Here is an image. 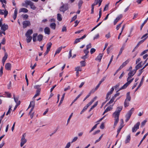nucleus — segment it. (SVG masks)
I'll return each instance as SVG.
<instances>
[{
  "label": "nucleus",
  "mask_w": 148,
  "mask_h": 148,
  "mask_svg": "<svg viewBox=\"0 0 148 148\" xmlns=\"http://www.w3.org/2000/svg\"><path fill=\"white\" fill-rule=\"evenodd\" d=\"M122 106L117 107L116 111L112 114V116L114 118V128H115L119 122L120 113L122 110Z\"/></svg>",
  "instance_id": "1"
},
{
  "label": "nucleus",
  "mask_w": 148,
  "mask_h": 148,
  "mask_svg": "<svg viewBox=\"0 0 148 148\" xmlns=\"http://www.w3.org/2000/svg\"><path fill=\"white\" fill-rule=\"evenodd\" d=\"M134 110V109L133 108H132L130 110H129L128 112L125 115V117L126 118L125 121L126 122L128 121L130 119L131 116Z\"/></svg>",
  "instance_id": "2"
},
{
  "label": "nucleus",
  "mask_w": 148,
  "mask_h": 148,
  "mask_svg": "<svg viewBox=\"0 0 148 148\" xmlns=\"http://www.w3.org/2000/svg\"><path fill=\"white\" fill-rule=\"evenodd\" d=\"M69 8L68 4H63L60 7L59 10L60 12H62L64 13Z\"/></svg>",
  "instance_id": "3"
},
{
  "label": "nucleus",
  "mask_w": 148,
  "mask_h": 148,
  "mask_svg": "<svg viewBox=\"0 0 148 148\" xmlns=\"http://www.w3.org/2000/svg\"><path fill=\"white\" fill-rule=\"evenodd\" d=\"M134 78H133L130 80L129 81L127 82L121 88L117 90V92L121 90L126 88L127 86L133 81Z\"/></svg>",
  "instance_id": "4"
},
{
  "label": "nucleus",
  "mask_w": 148,
  "mask_h": 148,
  "mask_svg": "<svg viewBox=\"0 0 148 148\" xmlns=\"http://www.w3.org/2000/svg\"><path fill=\"white\" fill-rule=\"evenodd\" d=\"M26 136L25 134H24L22 136L21 138V142L20 144L21 146L22 147L27 142V140L25 138Z\"/></svg>",
  "instance_id": "5"
},
{
  "label": "nucleus",
  "mask_w": 148,
  "mask_h": 148,
  "mask_svg": "<svg viewBox=\"0 0 148 148\" xmlns=\"http://www.w3.org/2000/svg\"><path fill=\"white\" fill-rule=\"evenodd\" d=\"M27 4L28 5H29L30 7V8L33 10H35L36 7L34 5L33 2H32L30 1H27Z\"/></svg>",
  "instance_id": "6"
},
{
  "label": "nucleus",
  "mask_w": 148,
  "mask_h": 148,
  "mask_svg": "<svg viewBox=\"0 0 148 148\" xmlns=\"http://www.w3.org/2000/svg\"><path fill=\"white\" fill-rule=\"evenodd\" d=\"M23 28L25 29L27 26H29L31 25L30 22L29 21H23Z\"/></svg>",
  "instance_id": "7"
},
{
  "label": "nucleus",
  "mask_w": 148,
  "mask_h": 148,
  "mask_svg": "<svg viewBox=\"0 0 148 148\" xmlns=\"http://www.w3.org/2000/svg\"><path fill=\"white\" fill-rule=\"evenodd\" d=\"M146 39V38H144L143 39L140 41L137 44V45L134 48V49L133 50L132 52H134L135 50H136V49L138 47H139V45L143 43L144 41Z\"/></svg>",
  "instance_id": "8"
},
{
  "label": "nucleus",
  "mask_w": 148,
  "mask_h": 148,
  "mask_svg": "<svg viewBox=\"0 0 148 148\" xmlns=\"http://www.w3.org/2000/svg\"><path fill=\"white\" fill-rule=\"evenodd\" d=\"M142 62H140L138 64H137L136 66H135V69L134 70V71H135L134 73H135L136 72V71L138 69H140V68H141L143 66V65H142Z\"/></svg>",
  "instance_id": "9"
},
{
  "label": "nucleus",
  "mask_w": 148,
  "mask_h": 148,
  "mask_svg": "<svg viewBox=\"0 0 148 148\" xmlns=\"http://www.w3.org/2000/svg\"><path fill=\"white\" fill-rule=\"evenodd\" d=\"M123 17V15L122 14H120L114 20V24L115 25L117 22Z\"/></svg>",
  "instance_id": "10"
},
{
  "label": "nucleus",
  "mask_w": 148,
  "mask_h": 148,
  "mask_svg": "<svg viewBox=\"0 0 148 148\" xmlns=\"http://www.w3.org/2000/svg\"><path fill=\"white\" fill-rule=\"evenodd\" d=\"M1 29L3 31H5L6 30H7L8 29V26L7 25L3 24L1 27Z\"/></svg>",
  "instance_id": "11"
},
{
  "label": "nucleus",
  "mask_w": 148,
  "mask_h": 148,
  "mask_svg": "<svg viewBox=\"0 0 148 148\" xmlns=\"http://www.w3.org/2000/svg\"><path fill=\"white\" fill-rule=\"evenodd\" d=\"M130 61V60L129 59L127 60L125 62H123L122 65L120 66L119 67L121 68V69H122L123 67L125 66Z\"/></svg>",
  "instance_id": "12"
},
{
  "label": "nucleus",
  "mask_w": 148,
  "mask_h": 148,
  "mask_svg": "<svg viewBox=\"0 0 148 148\" xmlns=\"http://www.w3.org/2000/svg\"><path fill=\"white\" fill-rule=\"evenodd\" d=\"M11 67V64L9 63H8L5 64V68L6 70H10Z\"/></svg>",
  "instance_id": "13"
},
{
  "label": "nucleus",
  "mask_w": 148,
  "mask_h": 148,
  "mask_svg": "<svg viewBox=\"0 0 148 148\" xmlns=\"http://www.w3.org/2000/svg\"><path fill=\"white\" fill-rule=\"evenodd\" d=\"M103 56V53H99V55L97 56L95 60H98L99 62H100Z\"/></svg>",
  "instance_id": "14"
},
{
  "label": "nucleus",
  "mask_w": 148,
  "mask_h": 148,
  "mask_svg": "<svg viewBox=\"0 0 148 148\" xmlns=\"http://www.w3.org/2000/svg\"><path fill=\"white\" fill-rule=\"evenodd\" d=\"M131 99V97L130 95V92H127L126 94V98L125 100L130 101Z\"/></svg>",
  "instance_id": "15"
},
{
  "label": "nucleus",
  "mask_w": 148,
  "mask_h": 148,
  "mask_svg": "<svg viewBox=\"0 0 148 148\" xmlns=\"http://www.w3.org/2000/svg\"><path fill=\"white\" fill-rule=\"evenodd\" d=\"M45 33L46 34H50V30L48 27H46L44 29Z\"/></svg>",
  "instance_id": "16"
},
{
  "label": "nucleus",
  "mask_w": 148,
  "mask_h": 148,
  "mask_svg": "<svg viewBox=\"0 0 148 148\" xmlns=\"http://www.w3.org/2000/svg\"><path fill=\"white\" fill-rule=\"evenodd\" d=\"M40 89H38L36 91V94L33 97V99H34L36 97L39 96L40 93Z\"/></svg>",
  "instance_id": "17"
},
{
  "label": "nucleus",
  "mask_w": 148,
  "mask_h": 148,
  "mask_svg": "<svg viewBox=\"0 0 148 148\" xmlns=\"http://www.w3.org/2000/svg\"><path fill=\"white\" fill-rule=\"evenodd\" d=\"M106 78V77H103L101 79V81L99 82V83L96 86V88H98L100 86V85L104 81V80H105V79Z\"/></svg>",
  "instance_id": "18"
},
{
  "label": "nucleus",
  "mask_w": 148,
  "mask_h": 148,
  "mask_svg": "<svg viewBox=\"0 0 148 148\" xmlns=\"http://www.w3.org/2000/svg\"><path fill=\"white\" fill-rule=\"evenodd\" d=\"M28 10L26 8H21L19 10V12H24V13H27L28 12Z\"/></svg>",
  "instance_id": "19"
},
{
  "label": "nucleus",
  "mask_w": 148,
  "mask_h": 148,
  "mask_svg": "<svg viewBox=\"0 0 148 148\" xmlns=\"http://www.w3.org/2000/svg\"><path fill=\"white\" fill-rule=\"evenodd\" d=\"M33 30L32 29H29L25 33L26 36H30V35L33 33Z\"/></svg>",
  "instance_id": "20"
},
{
  "label": "nucleus",
  "mask_w": 148,
  "mask_h": 148,
  "mask_svg": "<svg viewBox=\"0 0 148 148\" xmlns=\"http://www.w3.org/2000/svg\"><path fill=\"white\" fill-rule=\"evenodd\" d=\"M144 77V76H143L142 78V79H141V80L140 83V84H139V85L138 86V87L136 89V90H135V92L136 91L138 90V89L140 87V86L142 85L143 83Z\"/></svg>",
  "instance_id": "21"
},
{
  "label": "nucleus",
  "mask_w": 148,
  "mask_h": 148,
  "mask_svg": "<svg viewBox=\"0 0 148 148\" xmlns=\"http://www.w3.org/2000/svg\"><path fill=\"white\" fill-rule=\"evenodd\" d=\"M113 106L110 105L108 106L105 110V112H107L108 111L111 110L113 108Z\"/></svg>",
  "instance_id": "22"
},
{
  "label": "nucleus",
  "mask_w": 148,
  "mask_h": 148,
  "mask_svg": "<svg viewBox=\"0 0 148 148\" xmlns=\"http://www.w3.org/2000/svg\"><path fill=\"white\" fill-rule=\"evenodd\" d=\"M43 36L42 34H39L37 36L38 40L40 42L41 41L42 39Z\"/></svg>",
  "instance_id": "23"
},
{
  "label": "nucleus",
  "mask_w": 148,
  "mask_h": 148,
  "mask_svg": "<svg viewBox=\"0 0 148 148\" xmlns=\"http://www.w3.org/2000/svg\"><path fill=\"white\" fill-rule=\"evenodd\" d=\"M130 135L129 134L127 136L126 139L125 140V143H129L130 140Z\"/></svg>",
  "instance_id": "24"
},
{
  "label": "nucleus",
  "mask_w": 148,
  "mask_h": 148,
  "mask_svg": "<svg viewBox=\"0 0 148 148\" xmlns=\"http://www.w3.org/2000/svg\"><path fill=\"white\" fill-rule=\"evenodd\" d=\"M50 26V27L51 29H55L56 28V25L55 23H51Z\"/></svg>",
  "instance_id": "25"
},
{
  "label": "nucleus",
  "mask_w": 148,
  "mask_h": 148,
  "mask_svg": "<svg viewBox=\"0 0 148 148\" xmlns=\"http://www.w3.org/2000/svg\"><path fill=\"white\" fill-rule=\"evenodd\" d=\"M52 45V43L51 42H49L47 45V49L50 50V48Z\"/></svg>",
  "instance_id": "26"
},
{
  "label": "nucleus",
  "mask_w": 148,
  "mask_h": 148,
  "mask_svg": "<svg viewBox=\"0 0 148 148\" xmlns=\"http://www.w3.org/2000/svg\"><path fill=\"white\" fill-rule=\"evenodd\" d=\"M114 99L115 98L112 97L110 100V101L107 103L106 106H108V105L114 102Z\"/></svg>",
  "instance_id": "27"
},
{
  "label": "nucleus",
  "mask_w": 148,
  "mask_h": 148,
  "mask_svg": "<svg viewBox=\"0 0 148 148\" xmlns=\"http://www.w3.org/2000/svg\"><path fill=\"white\" fill-rule=\"evenodd\" d=\"M65 94V93H64L63 94L62 97L60 101L59 104L58 106H60L61 105V104H62V103L63 101L64 98V97Z\"/></svg>",
  "instance_id": "28"
},
{
  "label": "nucleus",
  "mask_w": 148,
  "mask_h": 148,
  "mask_svg": "<svg viewBox=\"0 0 148 148\" xmlns=\"http://www.w3.org/2000/svg\"><path fill=\"white\" fill-rule=\"evenodd\" d=\"M26 36L27 38L26 40L27 42L29 43L30 42L32 39V37L30 36Z\"/></svg>",
  "instance_id": "29"
},
{
  "label": "nucleus",
  "mask_w": 148,
  "mask_h": 148,
  "mask_svg": "<svg viewBox=\"0 0 148 148\" xmlns=\"http://www.w3.org/2000/svg\"><path fill=\"white\" fill-rule=\"evenodd\" d=\"M8 56V55L6 52L5 53V55L2 58V60L5 61V60L7 59Z\"/></svg>",
  "instance_id": "30"
},
{
  "label": "nucleus",
  "mask_w": 148,
  "mask_h": 148,
  "mask_svg": "<svg viewBox=\"0 0 148 148\" xmlns=\"http://www.w3.org/2000/svg\"><path fill=\"white\" fill-rule=\"evenodd\" d=\"M62 18L61 15L60 14H57V19L59 21H61L62 20Z\"/></svg>",
  "instance_id": "31"
},
{
  "label": "nucleus",
  "mask_w": 148,
  "mask_h": 148,
  "mask_svg": "<svg viewBox=\"0 0 148 148\" xmlns=\"http://www.w3.org/2000/svg\"><path fill=\"white\" fill-rule=\"evenodd\" d=\"M128 101L125 100L124 102V106L125 107L128 106L129 105V103Z\"/></svg>",
  "instance_id": "32"
},
{
  "label": "nucleus",
  "mask_w": 148,
  "mask_h": 148,
  "mask_svg": "<svg viewBox=\"0 0 148 148\" xmlns=\"http://www.w3.org/2000/svg\"><path fill=\"white\" fill-rule=\"evenodd\" d=\"M114 90V87H112V88H111V89L110 90L109 92H108V93L107 94L109 95H110L112 94V93Z\"/></svg>",
  "instance_id": "33"
},
{
  "label": "nucleus",
  "mask_w": 148,
  "mask_h": 148,
  "mask_svg": "<svg viewBox=\"0 0 148 148\" xmlns=\"http://www.w3.org/2000/svg\"><path fill=\"white\" fill-rule=\"evenodd\" d=\"M140 125V123L139 122H138L135 125L134 127L138 130L139 128Z\"/></svg>",
  "instance_id": "34"
},
{
  "label": "nucleus",
  "mask_w": 148,
  "mask_h": 148,
  "mask_svg": "<svg viewBox=\"0 0 148 148\" xmlns=\"http://www.w3.org/2000/svg\"><path fill=\"white\" fill-rule=\"evenodd\" d=\"M62 49V47H60L56 51V53H55V55L54 56H55V55L57 54V53H59L60 51H61V49Z\"/></svg>",
  "instance_id": "35"
},
{
  "label": "nucleus",
  "mask_w": 148,
  "mask_h": 148,
  "mask_svg": "<svg viewBox=\"0 0 148 148\" xmlns=\"http://www.w3.org/2000/svg\"><path fill=\"white\" fill-rule=\"evenodd\" d=\"M27 1H29L27 0L25 1V3H23L22 4V6L25 7L26 8H27V6L28 5L27 3Z\"/></svg>",
  "instance_id": "36"
},
{
  "label": "nucleus",
  "mask_w": 148,
  "mask_h": 148,
  "mask_svg": "<svg viewBox=\"0 0 148 148\" xmlns=\"http://www.w3.org/2000/svg\"><path fill=\"white\" fill-rule=\"evenodd\" d=\"M12 107L11 106H9V108L8 111L6 114V115H8L9 114H10V111L12 110L11 108Z\"/></svg>",
  "instance_id": "37"
},
{
  "label": "nucleus",
  "mask_w": 148,
  "mask_h": 148,
  "mask_svg": "<svg viewBox=\"0 0 148 148\" xmlns=\"http://www.w3.org/2000/svg\"><path fill=\"white\" fill-rule=\"evenodd\" d=\"M81 39H80V38H77L75 39V40L73 44H75L78 43L80 41Z\"/></svg>",
  "instance_id": "38"
},
{
  "label": "nucleus",
  "mask_w": 148,
  "mask_h": 148,
  "mask_svg": "<svg viewBox=\"0 0 148 148\" xmlns=\"http://www.w3.org/2000/svg\"><path fill=\"white\" fill-rule=\"evenodd\" d=\"M49 77H46L44 79L43 81L45 83H47L49 80Z\"/></svg>",
  "instance_id": "39"
},
{
  "label": "nucleus",
  "mask_w": 148,
  "mask_h": 148,
  "mask_svg": "<svg viewBox=\"0 0 148 148\" xmlns=\"http://www.w3.org/2000/svg\"><path fill=\"white\" fill-rule=\"evenodd\" d=\"M80 63L81 67L84 66L86 65V62H85V61L84 60L81 61V62H80Z\"/></svg>",
  "instance_id": "40"
},
{
  "label": "nucleus",
  "mask_w": 148,
  "mask_h": 148,
  "mask_svg": "<svg viewBox=\"0 0 148 148\" xmlns=\"http://www.w3.org/2000/svg\"><path fill=\"white\" fill-rule=\"evenodd\" d=\"M83 3V2L82 0H80L79 1V3L78 4V6L79 9H80L81 7L82 6V4Z\"/></svg>",
  "instance_id": "41"
},
{
  "label": "nucleus",
  "mask_w": 148,
  "mask_h": 148,
  "mask_svg": "<svg viewBox=\"0 0 148 148\" xmlns=\"http://www.w3.org/2000/svg\"><path fill=\"white\" fill-rule=\"evenodd\" d=\"M14 99V100L15 102L16 103V104H17V103H18V97H15V95H13Z\"/></svg>",
  "instance_id": "42"
},
{
  "label": "nucleus",
  "mask_w": 148,
  "mask_h": 148,
  "mask_svg": "<svg viewBox=\"0 0 148 148\" xmlns=\"http://www.w3.org/2000/svg\"><path fill=\"white\" fill-rule=\"evenodd\" d=\"M75 70L76 71H82L81 68L79 66H77L75 68Z\"/></svg>",
  "instance_id": "43"
},
{
  "label": "nucleus",
  "mask_w": 148,
  "mask_h": 148,
  "mask_svg": "<svg viewBox=\"0 0 148 148\" xmlns=\"http://www.w3.org/2000/svg\"><path fill=\"white\" fill-rule=\"evenodd\" d=\"M135 74V73H133V72L130 71L128 73V75L129 77H131V78Z\"/></svg>",
  "instance_id": "44"
},
{
  "label": "nucleus",
  "mask_w": 148,
  "mask_h": 148,
  "mask_svg": "<svg viewBox=\"0 0 148 148\" xmlns=\"http://www.w3.org/2000/svg\"><path fill=\"white\" fill-rule=\"evenodd\" d=\"M99 0H95L93 4H92L91 5L94 6L95 5H97L99 2Z\"/></svg>",
  "instance_id": "45"
},
{
  "label": "nucleus",
  "mask_w": 148,
  "mask_h": 148,
  "mask_svg": "<svg viewBox=\"0 0 148 148\" xmlns=\"http://www.w3.org/2000/svg\"><path fill=\"white\" fill-rule=\"evenodd\" d=\"M22 16L24 19H27L28 17V15L26 14L25 15L23 14Z\"/></svg>",
  "instance_id": "46"
},
{
  "label": "nucleus",
  "mask_w": 148,
  "mask_h": 148,
  "mask_svg": "<svg viewBox=\"0 0 148 148\" xmlns=\"http://www.w3.org/2000/svg\"><path fill=\"white\" fill-rule=\"evenodd\" d=\"M98 124L99 123H97L95 124L91 129L90 131V132H91L93 131L97 127V126Z\"/></svg>",
  "instance_id": "47"
},
{
  "label": "nucleus",
  "mask_w": 148,
  "mask_h": 148,
  "mask_svg": "<svg viewBox=\"0 0 148 148\" xmlns=\"http://www.w3.org/2000/svg\"><path fill=\"white\" fill-rule=\"evenodd\" d=\"M30 104L32 108H34L35 106V102L34 101H31Z\"/></svg>",
  "instance_id": "48"
},
{
  "label": "nucleus",
  "mask_w": 148,
  "mask_h": 148,
  "mask_svg": "<svg viewBox=\"0 0 148 148\" xmlns=\"http://www.w3.org/2000/svg\"><path fill=\"white\" fill-rule=\"evenodd\" d=\"M147 22V20H145L142 23V24L140 26V30H142L143 27L144 25Z\"/></svg>",
  "instance_id": "49"
},
{
  "label": "nucleus",
  "mask_w": 148,
  "mask_h": 148,
  "mask_svg": "<svg viewBox=\"0 0 148 148\" xmlns=\"http://www.w3.org/2000/svg\"><path fill=\"white\" fill-rule=\"evenodd\" d=\"M123 125H120L119 126V129L117 130V132H118V133H119L121 131V130L122 129V128L123 127Z\"/></svg>",
  "instance_id": "50"
},
{
  "label": "nucleus",
  "mask_w": 148,
  "mask_h": 148,
  "mask_svg": "<svg viewBox=\"0 0 148 148\" xmlns=\"http://www.w3.org/2000/svg\"><path fill=\"white\" fill-rule=\"evenodd\" d=\"M123 22V21L121 22V23H120V24H119L118 25H117L116 27V29L117 30H118L120 27L121 26V25L122 24V23Z\"/></svg>",
  "instance_id": "51"
},
{
  "label": "nucleus",
  "mask_w": 148,
  "mask_h": 148,
  "mask_svg": "<svg viewBox=\"0 0 148 148\" xmlns=\"http://www.w3.org/2000/svg\"><path fill=\"white\" fill-rule=\"evenodd\" d=\"M143 69H144L143 68H142L139 71V73L138 74V76H140V75H141V73H142L143 71Z\"/></svg>",
  "instance_id": "52"
},
{
  "label": "nucleus",
  "mask_w": 148,
  "mask_h": 148,
  "mask_svg": "<svg viewBox=\"0 0 148 148\" xmlns=\"http://www.w3.org/2000/svg\"><path fill=\"white\" fill-rule=\"evenodd\" d=\"M96 50L94 48H92L90 50V53L92 54H93L95 51Z\"/></svg>",
  "instance_id": "53"
},
{
  "label": "nucleus",
  "mask_w": 148,
  "mask_h": 148,
  "mask_svg": "<svg viewBox=\"0 0 148 148\" xmlns=\"http://www.w3.org/2000/svg\"><path fill=\"white\" fill-rule=\"evenodd\" d=\"M147 122V120H145L143 122H142L141 123V127H142L143 126H144L145 125Z\"/></svg>",
  "instance_id": "54"
},
{
  "label": "nucleus",
  "mask_w": 148,
  "mask_h": 148,
  "mask_svg": "<svg viewBox=\"0 0 148 148\" xmlns=\"http://www.w3.org/2000/svg\"><path fill=\"white\" fill-rule=\"evenodd\" d=\"M94 101V99H92L90 102H89L86 105L88 107L90 106Z\"/></svg>",
  "instance_id": "55"
},
{
  "label": "nucleus",
  "mask_w": 148,
  "mask_h": 148,
  "mask_svg": "<svg viewBox=\"0 0 148 148\" xmlns=\"http://www.w3.org/2000/svg\"><path fill=\"white\" fill-rule=\"evenodd\" d=\"M120 84L119 83L116 84L114 86V88L115 89V90H116L117 89V88H118Z\"/></svg>",
  "instance_id": "56"
},
{
  "label": "nucleus",
  "mask_w": 148,
  "mask_h": 148,
  "mask_svg": "<svg viewBox=\"0 0 148 148\" xmlns=\"http://www.w3.org/2000/svg\"><path fill=\"white\" fill-rule=\"evenodd\" d=\"M91 44L90 43L88 45L86 46V49H87V50H88V49L91 48Z\"/></svg>",
  "instance_id": "57"
},
{
  "label": "nucleus",
  "mask_w": 148,
  "mask_h": 148,
  "mask_svg": "<svg viewBox=\"0 0 148 148\" xmlns=\"http://www.w3.org/2000/svg\"><path fill=\"white\" fill-rule=\"evenodd\" d=\"M4 17L5 18L6 16L8 14V12L6 10H5L4 11Z\"/></svg>",
  "instance_id": "58"
},
{
  "label": "nucleus",
  "mask_w": 148,
  "mask_h": 148,
  "mask_svg": "<svg viewBox=\"0 0 148 148\" xmlns=\"http://www.w3.org/2000/svg\"><path fill=\"white\" fill-rule=\"evenodd\" d=\"M5 38H3L2 42L0 43L1 44L4 45L5 44Z\"/></svg>",
  "instance_id": "59"
},
{
  "label": "nucleus",
  "mask_w": 148,
  "mask_h": 148,
  "mask_svg": "<svg viewBox=\"0 0 148 148\" xmlns=\"http://www.w3.org/2000/svg\"><path fill=\"white\" fill-rule=\"evenodd\" d=\"M67 30L66 28V26H64L62 27V32H66Z\"/></svg>",
  "instance_id": "60"
},
{
  "label": "nucleus",
  "mask_w": 148,
  "mask_h": 148,
  "mask_svg": "<svg viewBox=\"0 0 148 148\" xmlns=\"http://www.w3.org/2000/svg\"><path fill=\"white\" fill-rule=\"evenodd\" d=\"M148 51V50H145L144 51H143L140 54V56H142L145 53H146Z\"/></svg>",
  "instance_id": "61"
},
{
  "label": "nucleus",
  "mask_w": 148,
  "mask_h": 148,
  "mask_svg": "<svg viewBox=\"0 0 148 148\" xmlns=\"http://www.w3.org/2000/svg\"><path fill=\"white\" fill-rule=\"evenodd\" d=\"M77 15H75V16H74L72 18V20L71 21V22L73 21H75L77 18Z\"/></svg>",
  "instance_id": "62"
},
{
  "label": "nucleus",
  "mask_w": 148,
  "mask_h": 148,
  "mask_svg": "<svg viewBox=\"0 0 148 148\" xmlns=\"http://www.w3.org/2000/svg\"><path fill=\"white\" fill-rule=\"evenodd\" d=\"M70 146H71V143L70 142H69L67 144L65 148H69L70 147Z\"/></svg>",
  "instance_id": "63"
},
{
  "label": "nucleus",
  "mask_w": 148,
  "mask_h": 148,
  "mask_svg": "<svg viewBox=\"0 0 148 148\" xmlns=\"http://www.w3.org/2000/svg\"><path fill=\"white\" fill-rule=\"evenodd\" d=\"M84 52L85 54V55H88V54L89 53V51H88V50H87L86 49L84 50Z\"/></svg>",
  "instance_id": "64"
}]
</instances>
